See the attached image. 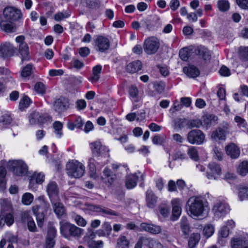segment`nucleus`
Masks as SVG:
<instances>
[{
    "label": "nucleus",
    "mask_w": 248,
    "mask_h": 248,
    "mask_svg": "<svg viewBox=\"0 0 248 248\" xmlns=\"http://www.w3.org/2000/svg\"><path fill=\"white\" fill-rule=\"evenodd\" d=\"M188 207V213L192 217L202 216L205 208L207 206L206 200L200 196H192L187 202Z\"/></svg>",
    "instance_id": "1"
},
{
    "label": "nucleus",
    "mask_w": 248,
    "mask_h": 248,
    "mask_svg": "<svg viewBox=\"0 0 248 248\" xmlns=\"http://www.w3.org/2000/svg\"><path fill=\"white\" fill-rule=\"evenodd\" d=\"M66 167L67 173L71 177L79 178L85 173V166L78 161L72 160L69 162Z\"/></svg>",
    "instance_id": "2"
},
{
    "label": "nucleus",
    "mask_w": 248,
    "mask_h": 248,
    "mask_svg": "<svg viewBox=\"0 0 248 248\" xmlns=\"http://www.w3.org/2000/svg\"><path fill=\"white\" fill-rule=\"evenodd\" d=\"M230 248H248V236L243 232H239L230 238Z\"/></svg>",
    "instance_id": "3"
},
{
    "label": "nucleus",
    "mask_w": 248,
    "mask_h": 248,
    "mask_svg": "<svg viewBox=\"0 0 248 248\" xmlns=\"http://www.w3.org/2000/svg\"><path fill=\"white\" fill-rule=\"evenodd\" d=\"M92 155L98 160L106 159L108 157L109 150L102 145L100 142L96 141L90 144Z\"/></svg>",
    "instance_id": "4"
},
{
    "label": "nucleus",
    "mask_w": 248,
    "mask_h": 248,
    "mask_svg": "<svg viewBox=\"0 0 248 248\" xmlns=\"http://www.w3.org/2000/svg\"><path fill=\"white\" fill-rule=\"evenodd\" d=\"M229 125L223 122L215 131L212 132L211 139L215 141L225 140L226 136L229 133Z\"/></svg>",
    "instance_id": "5"
},
{
    "label": "nucleus",
    "mask_w": 248,
    "mask_h": 248,
    "mask_svg": "<svg viewBox=\"0 0 248 248\" xmlns=\"http://www.w3.org/2000/svg\"><path fill=\"white\" fill-rule=\"evenodd\" d=\"M160 46L159 40L154 36L147 38L144 42L143 48L147 54L152 55L156 52Z\"/></svg>",
    "instance_id": "6"
},
{
    "label": "nucleus",
    "mask_w": 248,
    "mask_h": 248,
    "mask_svg": "<svg viewBox=\"0 0 248 248\" xmlns=\"http://www.w3.org/2000/svg\"><path fill=\"white\" fill-rule=\"evenodd\" d=\"M106 163L105 159L98 160L95 156L91 157L88 159V167L89 168V175L91 178L96 179L97 178L96 174V166H103Z\"/></svg>",
    "instance_id": "7"
},
{
    "label": "nucleus",
    "mask_w": 248,
    "mask_h": 248,
    "mask_svg": "<svg viewBox=\"0 0 248 248\" xmlns=\"http://www.w3.org/2000/svg\"><path fill=\"white\" fill-rule=\"evenodd\" d=\"M205 135L200 130L194 129L190 131L187 135L188 142L192 144H202L204 140Z\"/></svg>",
    "instance_id": "8"
},
{
    "label": "nucleus",
    "mask_w": 248,
    "mask_h": 248,
    "mask_svg": "<svg viewBox=\"0 0 248 248\" xmlns=\"http://www.w3.org/2000/svg\"><path fill=\"white\" fill-rule=\"evenodd\" d=\"M229 205L226 203L222 202H217L212 209L214 217L217 219L225 216L229 213Z\"/></svg>",
    "instance_id": "9"
},
{
    "label": "nucleus",
    "mask_w": 248,
    "mask_h": 248,
    "mask_svg": "<svg viewBox=\"0 0 248 248\" xmlns=\"http://www.w3.org/2000/svg\"><path fill=\"white\" fill-rule=\"evenodd\" d=\"M3 16L8 21H15L21 18L22 14L20 10L13 7H7L3 10Z\"/></svg>",
    "instance_id": "10"
},
{
    "label": "nucleus",
    "mask_w": 248,
    "mask_h": 248,
    "mask_svg": "<svg viewBox=\"0 0 248 248\" xmlns=\"http://www.w3.org/2000/svg\"><path fill=\"white\" fill-rule=\"evenodd\" d=\"M110 46V42L108 38L99 35L94 40V47L96 50L100 52H105Z\"/></svg>",
    "instance_id": "11"
},
{
    "label": "nucleus",
    "mask_w": 248,
    "mask_h": 248,
    "mask_svg": "<svg viewBox=\"0 0 248 248\" xmlns=\"http://www.w3.org/2000/svg\"><path fill=\"white\" fill-rule=\"evenodd\" d=\"M0 219L4 220V222L8 226L11 225L14 223V219L12 214V207L10 204L2 206Z\"/></svg>",
    "instance_id": "12"
},
{
    "label": "nucleus",
    "mask_w": 248,
    "mask_h": 248,
    "mask_svg": "<svg viewBox=\"0 0 248 248\" xmlns=\"http://www.w3.org/2000/svg\"><path fill=\"white\" fill-rule=\"evenodd\" d=\"M13 172L17 176H22L27 174L28 168L22 160H16L12 163Z\"/></svg>",
    "instance_id": "13"
},
{
    "label": "nucleus",
    "mask_w": 248,
    "mask_h": 248,
    "mask_svg": "<svg viewBox=\"0 0 248 248\" xmlns=\"http://www.w3.org/2000/svg\"><path fill=\"white\" fill-rule=\"evenodd\" d=\"M208 170L206 173V177L208 179L216 180L218 176L221 173V169L218 164L211 162L208 165Z\"/></svg>",
    "instance_id": "14"
},
{
    "label": "nucleus",
    "mask_w": 248,
    "mask_h": 248,
    "mask_svg": "<svg viewBox=\"0 0 248 248\" xmlns=\"http://www.w3.org/2000/svg\"><path fill=\"white\" fill-rule=\"evenodd\" d=\"M15 52L14 46L9 42H5L0 45V56L8 58L13 56Z\"/></svg>",
    "instance_id": "15"
},
{
    "label": "nucleus",
    "mask_w": 248,
    "mask_h": 248,
    "mask_svg": "<svg viewBox=\"0 0 248 248\" xmlns=\"http://www.w3.org/2000/svg\"><path fill=\"white\" fill-rule=\"evenodd\" d=\"M68 108L69 102L66 98L63 97H60L59 98L56 99L54 102V109L59 114L66 111Z\"/></svg>",
    "instance_id": "16"
},
{
    "label": "nucleus",
    "mask_w": 248,
    "mask_h": 248,
    "mask_svg": "<svg viewBox=\"0 0 248 248\" xmlns=\"http://www.w3.org/2000/svg\"><path fill=\"white\" fill-rule=\"evenodd\" d=\"M46 192L50 201L59 198V188L56 182L51 181L48 184L46 187Z\"/></svg>",
    "instance_id": "17"
},
{
    "label": "nucleus",
    "mask_w": 248,
    "mask_h": 248,
    "mask_svg": "<svg viewBox=\"0 0 248 248\" xmlns=\"http://www.w3.org/2000/svg\"><path fill=\"white\" fill-rule=\"evenodd\" d=\"M21 219L23 222L27 223L28 229L30 232H36L37 231L35 223L28 212H25L22 214Z\"/></svg>",
    "instance_id": "18"
},
{
    "label": "nucleus",
    "mask_w": 248,
    "mask_h": 248,
    "mask_svg": "<svg viewBox=\"0 0 248 248\" xmlns=\"http://www.w3.org/2000/svg\"><path fill=\"white\" fill-rule=\"evenodd\" d=\"M140 230L147 232L150 233L156 234L161 232V228L160 226L147 223H142L140 225Z\"/></svg>",
    "instance_id": "19"
},
{
    "label": "nucleus",
    "mask_w": 248,
    "mask_h": 248,
    "mask_svg": "<svg viewBox=\"0 0 248 248\" xmlns=\"http://www.w3.org/2000/svg\"><path fill=\"white\" fill-rule=\"evenodd\" d=\"M53 209L58 217H62L65 213V209L63 204L60 202V199L51 201Z\"/></svg>",
    "instance_id": "20"
},
{
    "label": "nucleus",
    "mask_w": 248,
    "mask_h": 248,
    "mask_svg": "<svg viewBox=\"0 0 248 248\" xmlns=\"http://www.w3.org/2000/svg\"><path fill=\"white\" fill-rule=\"evenodd\" d=\"M225 150L227 155L232 158H237L240 155V150L233 143H230L227 145L225 147Z\"/></svg>",
    "instance_id": "21"
},
{
    "label": "nucleus",
    "mask_w": 248,
    "mask_h": 248,
    "mask_svg": "<svg viewBox=\"0 0 248 248\" xmlns=\"http://www.w3.org/2000/svg\"><path fill=\"white\" fill-rule=\"evenodd\" d=\"M157 197L155 195L153 191L149 189L146 192V205L149 208L153 209L156 206Z\"/></svg>",
    "instance_id": "22"
},
{
    "label": "nucleus",
    "mask_w": 248,
    "mask_h": 248,
    "mask_svg": "<svg viewBox=\"0 0 248 248\" xmlns=\"http://www.w3.org/2000/svg\"><path fill=\"white\" fill-rule=\"evenodd\" d=\"M172 205V217L171 220H176L180 216L182 212L180 200L178 199H174L171 201Z\"/></svg>",
    "instance_id": "23"
},
{
    "label": "nucleus",
    "mask_w": 248,
    "mask_h": 248,
    "mask_svg": "<svg viewBox=\"0 0 248 248\" xmlns=\"http://www.w3.org/2000/svg\"><path fill=\"white\" fill-rule=\"evenodd\" d=\"M91 209L94 212L100 213L103 214L112 216H119V213L107 207H102L99 205H91Z\"/></svg>",
    "instance_id": "24"
},
{
    "label": "nucleus",
    "mask_w": 248,
    "mask_h": 248,
    "mask_svg": "<svg viewBox=\"0 0 248 248\" xmlns=\"http://www.w3.org/2000/svg\"><path fill=\"white\" fill-rule=\"evenodd\" d=\"M140 174V172H138L135 174H129L126 176L125 185L127 189H132L136 186L137 182Z\"/></svg>",
    "instance_id": "25"
},
{
    "label": "nucleus",
    "mask_w": 248,
    "mask_h": 248,
    "mask_svg": "<svg viewBox=\"0 0 248 248\" xmlns=\"http://www.w3.org/2000/svg\"><path fill=\"white\" fill-rule=\"evenodd\" d=\"M183 72L188 77L192 78H195L200 75V70L194 65H188L183 68Z\"/></svg>",
    "instance_id": "26"
},
{
    "label": "nucleus",
    "mask_w": 248,
    "mask_h": 248,
    "mask_svg": "<svg viewBox=\"0 0 248 248\" xmlns=\"http://www.w3.org/2000/svg\"><path fill=\"white\" fill-rule=\"evenodd\" d=\"M60 225L62 235L66 238H69L72 224L64 221H62L60 222Z\"/></svg>",
    "instance_id": "27"
},
{
    "label": "nucleus",
    "mask_w": 248,
    "mask_h": 248,
    "mask_svg": "<svg viewBox=\"0 0 248 248\" xmlns=\"http://www.w3.org/2000/svg\"><path fill=\"white\" fill-rule=\"evenodd\" d=\"M141 62L137 60L129 63L126 65V70L129 73H135L141 70Z\"/></svg>",
    "instance_id": "28"
},
{
    "label": "nucleus",
    "mask_w": 248,
    "mask_h": 248,
    "mask_svg": "<svg viewBox=\"0 0 248 248\" xmlns=\"http://www.w3.org/2000/svg\"><path fill=\"white\" fill-rule=\"evenodd\" d=\"M80 3L83 6L91 10L98 9L101 6L100 0H81Z\"/></svg>",
    "instance_id": "29"
},
{
    "label": "nucleus",
    "mask_w": 248,
    "mask_h": 248,
    "mask_svg": "<svg viewBox=\"0 0 248 248\" xmlns=\"http://www.w3.org/2000/svg\"><path fill=\"white\" fill-rule=\"evenodd\" d=\"M103 175L101 176L102 180L105 183H108L111 185L116 179V176L113 174L111 170L108 168H105L103 171Z\"/></svg>",
    "instance_id": "30"
},
{
    "label": "nucleus",
    "mask_w": 248,
    "mask_h": 248,
    "mask_svg": "<svg viewBox=\"0 0 248 248\" xmlns=\"http://www.w3.org/2000/svg\"><path fill=\"white\" fill-rule=\"evenodd\" d=\"M19 52L21 56L22 61L29 60V49L27 43H22L19 45Z\"/></svg>",
    "instance_id": "31"
},
{
    "label": "nucleus",
    "mask_w": 248,
    "mask_h": 248,
    "mask_svg": "<svg viewBox=\"0 0 248 248\" xmlns=\"http://www.w3.org/2000/svg\"><path fill=\"white\" fill-rule=\"evenodd\" d=\"M40 208V206H34L32 207V211L36 215L38 226L39 227H42L43 225L45 216L44 213L39 212Z\"/></svg>",
    "instance_id": "32"
},
{
    "label": "nucleus",
    "mask_w": 248,
    "mask_h": 248,
    "mask_svg": "<svg viewBox=\"0 0 248 248\" xmlns=\"http://www.w3.org/2000/svg\"><path fill=\"white\" fill-rule=\"evenodd\" d=\"M195 53L196 54L202 56L204 60H209L211 59L210 51L204 46H199L196 50Z\"/></svg>",
    "instance_id": "33"
},
{
    "label": "nucleus",
    "mask_w": 248,
    "mask_h": 248,
    "mask_svg": "<svg viewBox=\"0 0 248 248\" xmlns=\"http://www.w3.org/2000/svg\"><path fill=\"white\" fill-rule=\"evenodd\" d=\"M218 118L214 114L206 115L203 117V123L207 127L211 126L217 123Z\"/></svg>",
    "instance_id": "34"
},
{
    "label": "nucleus",
    "mask_w": 248,
    "mask_h": 248,
    "mask_svg": "<svg viewBox=\"0 0 248 248\" xmlns=\"http://www.w3.org/2000/svg\"><path fill=\"white\" fill-rule=\"evenodd\" d=\"M12 119L9 114L7 112H2L0 116V129L5 127L6 125L10 124Z\"/></svg>",
    "instance_id": "35"
},
{
    "label": "nucleus",
    "mask_w": 248,
    "mask_h": 248,
    "mask_svg": "<svg viewBox=\"0 0 248 248\" xmlns=\"http://www.w3.org/2000/svg\"><path fill=\"white\" fill-rule=\"evenodd\" d=\"M180 225L183 234L187 235L190 232V226L186 217H183L181 218Z\"/></svg>",
    "instance_id": "36"
},
{
    "label": "nucleus",
    "mask_w": 248,
    "mask_h": 248,
    "mask_svg": "<svg viewBox=\"0 0 248 248\" xmlns=\"http://www.w3.org/2000/svg\"><path fill=\"white\" fill-rule=\"evenodd\" d=\"M129 240L125 236H120L117 241V248H129Z\"/></svg>",
    "instance_id": "37"
},
{
    "label": "nucleus",
    "mask_w": 248,
    "mask_h": 248,
    "mask_svg": "<svg viewBox=\"0 0 248 248\" xmlns=\"http://www.w3.org/2000/svg\"><path fill=\"white\" fill-rule=\"evenodd\" d=\"M102 71V66L101 65H97L93 68V76L90 78V80L92 82H97L100 78V74Z\"/></svg>",
    "instance_id": "38"
},
{
    "label": "nucleus",
    "mask_w": 248,
    "mask_h": 248,
    "mask_svg": "<svg viewBox=\"0 0 248 248\" xmlns=\"http://www.w3.org/2000/svg\"><path fill=\"white\" fill-rule=\"evenodd\" d=\"M201 238L200 234L193 233L191 234L188 240V247L189 248H194L199 243Z\"/></svg>",
    "instance_id": "39"
},
{
    "label": "nucleus",
    "mask_w": 248,
    "mask_h": 248,
    "mask_svg": "<svg viewBox=\"0 0 248 248\" xmlns=\"http://www.w3.org/2000/svg\"><path fill=\"white\" fill-rule=\"evenodd\" d=\"M174 125L173 127L174 129L179 128L181 129L186 126L187 119L183 118H176L173 121Z\"/></svg>",
    "instance_id": "40"
},
{
    "label": "nucleus",
    "mask_w": 248,
    "mask_h": 248,
    "mask_svg": "<svg viewBox=\"0 0 248 248\" xmlns=\"http://www.w3.org/2000/svg\"><path fill=\"white\" fill-rule=\"evenodd\" d=\"M237 171L241 175L243 176L248 173V161L242 162L238 166Z\"/></svg>",
    "instance_id": "41"
},
{
    "label": "nucleus",
    "mask_w": 248,
    "mask_h": 248,
    "mask_svg": "<svg viewBox=\"0 0 248 248\" xmlns=\"http://www.w3.org/2000/svg\"><path fill=\"white\" fill-rule=\"evenodd\" d=\"M53 127L57 137L59 138H61L63 134L62 132L63 124L60 121H56L53 123Z\"/></svg>",
    "instance_id": "42"
},
{
    "label": "nucleus",
    "mask_w": 248,
    "mask_h": 248,
    "mask_svg": "<svg viewBox=\"0 0 248 248\" xmlns=\"http://www.w3.org/2000/svg\"><path fill=\"white\" fill-rule=\"evenodd\" d=\"M146 246L149 248H163V246L157 240L150 238H146Z\"/></svg>",
    "instance_id": "43"
},
{
    "label": "nucleus",
    "mask_w": 248,
    "mask_h": 248,
    "mask_svg": "<svg viewBox=\"0 0 248 248\" xmlns=\"http://www.w3.org/2000/svg\"><path fill=\"white\" fill-rule=\"evenodd\" d=\"M6 174V170L4 167L2 166L0 167V187L2 189H5L6 188V181L5 177Z\"/></svg>",
    "instance_id": "44"
},
{
    "label": "nucleus",
    "mask_w": 248,
    "mask_h": 248,
    "mask_svg": "<svg viewBox=\"0 0 248 248\" xmlns=\"http://www.w3.org/2000/svg\"><path fill=\"white\" fill-rule=\"evenodd\" d=\"M33 196L30 193H25L22 197V202L23 204L26 205H30L33 201Z\"/></svg>",
    "instance_id": "45"
},
{
    "label": "nucleus",
    "mask_w": 248,
    "mask_h": 248,
    "mask_svg": "<svg viewBox=\"0 0 248 248\" xmlns=\"http://www.w3.org/2000/svg\"><path fill=\"white\" fill-rule=\"evenodd\" d=\"M187 154L190 158L194 161H197L199 159V156L197 149L195 147L191 146L187 150Z\"/></svg>",
    "instance_id": "46"
},
{
    "label": "nucleus",
    "mask_w": 248,
    "mask_h": 248,
    "mask_svg": "<svg viewBox=\"0 0 248 248\" xmlns=\"http://www.w3.org/2000/svg\"><path fill=\"white\" fill-rule=\"evenodd\" d=\"M33 65L32 64H28L25 66L21 71V76L22 77L27 78L30 76L33 73Z\"/></svg>",
    "instance_id": "47"
},
{
    "label": "nucleus",
    "mask_w": 248,
    "mask_h": 248,
    "mask_svg": "<svg viewBox=\"0 0 248 248\" xmlns=\"http://www.w3.org/2000/svg\"><path fill=\"white\" fill-rule=\"evenodd\" d=\"M202 124V122L199 119L187 120L186 126L189 129L192 128H199Z\"/></svg>",
    "instance_id": "48"
},
{
    "label": "nucleus",
    "mask_w": 248,
    "mask_h": 248,
    "mask_svg": "<svg viewBox=\"0 0 248 248\" xmlns=\"http://www.w3.org/2000/svg\"><path fill=\"white\" fill-rule=\"evenodd\" d=\"M217 5L219 10L223 12L228 11L230 8V3L227 0H219Z\"/></svg>",
    "instance_id": "49"
},
{
    "label": "nucleus",
    "mask_w": 248,
    "mask_h": 248,
    "mask_svg": "<svg viewBox=\"0 0 248 248\" xmlns=\"http://www.w3.org/2000/svg\"><path fill=\"white\" fill-rule=\"evenodd\" d=\"M40 113L36 111H33L29 116V121L31 124H34L39 123Z\"/></svg>",
    "instance_id": "50"
},
{
    "label": "nucleus",
    "mask_w": 248,
    "mask_h": 248,
    "mask_svg": "<svg viewBox=\"0 0 248 248\" xmlns=\"http://www.w3.org/2000/svg\"><path fill=\"white\" fill-rule=\"evenodd\" d=\"M214 231L213 225L207 224L203 228V233L205 237H209L213 234Z\"/></svg>",
    "instance_id": "51"
},
{
    "label": "nucleus",
    "mask_w": 248,
    "mask_h": 248,
    "mask_svg": "<svg viewBox=\"0 0 248 248\" xmlns=\"http://www.w3.org/2000/svg\"><path fill=\"white\" fill-rule=\"evenodd\" d=\"M31 103V99L27 96H25L20 100L19 104V109L21 110L27 108Z\"/></svg>",
    "instance_id": "52"
},
{
    "label": "nucleus",
    "mask_w": 248,
    "mask_h": 248,
    "mask_svg": "<svg viewBox=\"0 0 248 248\" xmlns=\"http://www.w3.org/2000/svg\"><path fill=\"white\" fill-rule=\"evenodd\" d=\"M166 137L164 135H157L152 139L153 143L156 145H162L165 142Z\"/></svg>",
    "instance_id": "53"
},
{
    "label": "nucleus",
    "mask_w": 248,
    "mask_h": 248,
    "mask_svg": "<svg viewBox=\"0 0 248 248\" xmlns=\"http://www.w3.org/2000/svg\"><path fill=\"white\" fill-rule=\"evenodd\" d=\"M234 120L240 127L245 128L246 129L244 131L248 133V125L244 119L240 116H236L234 118Z\"/></svg>",
    "instance_id": "54"
},
{
    "label": "nucleus",
    "mask_w": 248,
    "mask_h": 248,
    "mask_svg": "<svg viewBox=\"0 0 248 248\" xmlns=\"http://www.w3.org/2000/svg\"><path fill=\"white\" fill-rule=\"evenodd\" d=\"M87 245L89 248H102L103 242L101 240L95 241L93 240H89L87 241Z\"/></svg>",
    "instance_id": "55"
},
{
    "label": "nucleus",
    "mask_w": 248,
    "mask_h": 248,
    "mask_svg": "<svg viewBox=\"0 0 248 248\" xmlns=\"http://www.w3.org/2000/svg\"><path fill=\"white\" fill-rule=\"evenodd\" d=\"M82 229L77 227L75 225L72 224L70 237H78L81 235Z\"/></svg>",
    "instance_id": "56"
},
{
    "label": "nucleus",
    "mask_w": 248,
    "mask_h": 248,
    "mask_svg": "<svg viewBox=\"0 0 248 248\" xmlns=\"http://www.w3.org/2000/svg\"><path fill=\"white\" fill-rule=\"evenodd\" d=\"M240 58L244 61H248V47H240L239 49Z\"/></svg>",
    "instance_id": "57"
},
{
    "label": "nucleus",
    "mask_w": 248,
    "mask_h": 248,
    "mask_svg": "<svg viewBox=\"0 0 248 248\" xmlns=\"http://www.w3.org/2000/svg\"><path fill=\"white\" fill-rule=\"evenodd\" d=\"M179 56L183 61H187L190 56V52L187 48H184L180 50Z\"/></svg>",
    "instance_id": "58"
},
{
    "label": "nucleus",
    "mask_w": 248,
    "mask_h": 248,
    "mask_svg": "<svg viewBox=\"0 0 248 248\" xmlns=\"http://www.w3.org/2000/svg\"><path fill=\"white\" fill-rule=\"evenodd\" d=\"M230 231L227 226L222 227L218 232L219 238H227L229 235Z\"/></svg>",
    "instance_id": "59"
},
{
    "label": "nucleus",
    "mask_w": 248,
    "mask_h": 248,
    "mask_svg": "<svg viewBox=\"0 0 248 248\" xmlns=\"http://www.w3.org/2000/svg\"><path fill=\"white\" fill-rule=\"evenodd\" d=\"M239 196L241 201L248 198V187H241L239 189Z\"/></svg>",
    "instance_id": "60"
},
{
    "label": "nucleus",
    "mask_w": 248,
    "mask_h": 248,
    "mask_svg": "<svg viewBox=\"0 0 248 248\" xmlns=\"http://www.w3.org/2000/svg\"><path fill=\"white\" fill-rule=\"evenodd\" d=\"M0 75H5L7 77V81L14 82V79L10 76L9 70L4 67H0Z\"/></svg>",
    "instance_id": "61"
},
{
    "label": "nucleus",
    "mask_w": 248,
    "mask_h": 248,
    "mask_svg": "<svg viewBox=\"0 0 248 248\" xmlns=\"http://www.w3.org/2000/svg\"><path fill=\"white\" fill-rule=\"evenodd\" d=\"M57 233L56 229L53 226L50 225L48 227L46 237H50L54 239Z\"/></svg>",
    "instance_id": "62"
},
{
    "label": "nucleus",
    "mask_w": 248,
    "mask_h": 248,
    "mask_svg": "<svg viewBox=\"0 0 248 248\" xmlns=\"http://www.w3.org/2000/svg\"><path fill=\"white\" fill-rule=\"evenodd\" d=\"M55 242L54 239L46 237L45 245L44 248H53Z\"/></svg>",
    "instance_id": "63"
},
{
    "label": "nucleus",
    "mask_w": 248,
    "mask_h": 248,
    "mask_svg": "<svg viewBox=\"0 0 248 248\" xmlns=\"http://www.w3.org/2000/svg\"><path fill=\"white\" fill-rule=\"evenodd\" d=\"M236 2L241 9L248 10V0H236Z\"/></svg>",
    "instance_id": "64"
}]
</instances>
